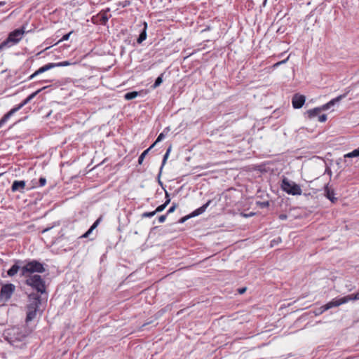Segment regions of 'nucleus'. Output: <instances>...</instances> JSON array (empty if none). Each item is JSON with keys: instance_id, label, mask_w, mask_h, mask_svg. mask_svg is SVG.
<instances>
[{"instance_id": "nucleus-1", "label": "nucleus", "mask_w": 359, "mask_h": 359, "mask_svg": "<svg viewBox=\"0 0 359 359\" xmlns=\"http://www.w3.org/2000/svg\"><path fill=\"white\" fill-rule=\"evenodd\" d=\"M29 304L27 305L26 323L30 322L36 317L39 307L41 304V297L36 293H31L28 295Z\"/></svg>"}, {"instance_id": "nucleus-2", "label": "nucleus", "mask_w": 359, "mask_h": 359, "mask_svg": "<svg viewBox=\"0 0 359 359\" xmlns=\"http://www.w3.org/2000/svg\"><path fill=\"white\" fill-rule=\"evenodd\" d=\"M25 284L32 287L39 293L43 294L46 292L45 280L40 275L28 276V278L25 280Z\"/></svg>"}, {"instance_id": "nucleus-3", "label": "nucleus", "mask_w": 359, "mask_h": 359, "mask_svg": "<svg viewBox=\"0 0 359 359\" xmlns=\"http://www.w3.org/2000/svg\"><path fill=\"white\" fill-rule=\"evenodd\" d=\"M25 32L24 27L16 29L10 32L7 39L0 43V49L18 43L22 39Z\"/></svg>"}, {"instance_id": "nucleus-4", "label": "nucleus", "mask_w": 359, "mask_h": 359, "mask_svg": "<svg viewBox=\"0 0 359 359\" xmlns=\"http://www.w3.org/2000/svg\"><path fill=\"white\" fill-rule=\"evenodd\" d=\"M46 271L43 264L37 260H32L28 262L24 266L21 268V276H28V273H43Z\"/></svg>"}, {"instance_id": "nucleus-5", "label": "nucleus", "mask_w": 359, "mask_h": 359, "mask_svg": "<svg viewBox=\"0 0 359 359\" xmlns=\"http://www.w3.org/2000/svg\"><path fill=\"white\" fill-rule=\"evenodd\" d=\"M280 187L283 191L290 195L296 196L302 194L300 186L294 182L288 180L287 177H284L282 180Z\"/></svg>"}, {"instance_id": "nucleus-6", "label": "nucleus", "mask_w": 359, "mask_h": 359, "mask_svg": "<svg viewBox=\"0 0 359 359\" xmlns=\"http://www.w3.org/2000/svg\"><path fill=\"white\" fill-rule=\"evenodd\" d=\"M71 63L68 61H64L58 63H48L41 67H40L38 70H36L34 74H32L31 76H29V79L31 80L34 79L36 76L43 73L52 68H54L55 67H65V66H69Z\"/></svg>"}, {"instance_id": "nucleus-7", "label": "nucleus", "mask_w": 359, "mask_h": 359, "mask_svg": "<svg viewBox=\"0 0 359 359\" xmlns=\"http://www.w3.org/2000/svg\"><path fill=\"white\" fill-rule=\"evenodd\" d=\"M15 287L12 283H7L2 285L0 290V299L5 302L8 301L14 293Z\"/></svg>"}, {"instance_id": "nucleus-8", "label": "nucleus", "mask_w": 359, "mask_h": 359, "mask_svg": "<svg viewBox=\"0 0 359 359\" xmlns=\"http://www.w3.org/2000/svg\"><path fill=\"white\" fill-rule=\"evenodd\" d=\"M31 100L27 97L21 103L11 109L9 111H8L4 116L0 119V128L8 121V119L13 115L15 112L19 111L21 108H22L25 105H26Z\"/></svg>"}, {"instance_id": "nucleus-9", "label": "nucleus", "mask_w": 359, "mask_h": 359, "mask_svg": "<svg viewBox=\"0 0 359 359\" xmlns=\"http://www.w3.org/2000/svg\"><path fill=\"white\" fill-rule=\"evenodd\" d=\"M147 23L144 21L140 23L136 27V31L139 32V36L136 39V42L137 43H142L147 39Z\"/></svg>"}, {"instance_id": "nucleus-10", "label": "nucleus", "mask_w": 359, "mask_h": 359, "mask_svg": "<svg viewBox=\"0 0 359 359\" xmlns=\"http://www.w3.org/2000/svg\"><path fill=\"white\" fill-rule=\"evenodd\" d=\"M333 300L334 304H336V306L346 304L349 301L359 300V292H358L355 294H351L341 298H335L333 299Z\"/></svg>"}, {"instance_id": "nucleus-11", "label": "nucleus", "mask_w": 359, "mask_h": 359, "mask_svg": "<svg viewBox=\"0 0 359 359\" xmlns=\"http://www.w3.org/2000/svg\"><path fill=\"white\" fill-rule=\"evenodd\" d=\"M109 11V9L108 8L107 11L99 13L92 18V22L97 25H105L109 20V15L107 14Z\"/></svg>"}, {"instance_id": "nucleus-12", "label": "nucleus", "mask_w": 359, "mask_h": 359, "mask_svg": "<svg viewBox=\"0 0 359 359\" xmlns=\"http://www.w3.org/2000/svg\"><path fill=\"white\" fill-rule=\"evenodd\" d=\"M306 101V97L303 95L296 93L292 98V107L294 109H300L303 107Z\"/></svg>"}, {"instance_id": "nucleus-13", "label": "nucleus", "mask_w": 359, "mask_h": 359, "mask_svg": "<svg viewBox=\"0 0 359 359\" xmlns=\"http://www.w3.org/2000/svg\"><path fill=\"white\" fill-rule=\"evenodd\" d=\"M333 307H336V304H334V300L332 299V301L329 302L326 304L315 309L313 311V313L315 316H320L325 311H326Z\"/></svg>"}, {"instance_id": "nucleus-14", "label": "nucleus", "mask_w": 359, "mask_h": 359, "mask_svg": "<svg viewBox=\"0 0 359 359\" xmlns=\"http://www.w3.org/2000/svg\"><path fill=\"white\" fill-rule=\"evenodd\" d=\"M324 195L333 203L337 201V198L334 196L335 193L334 189H331L328 184H326L324 187Z\"/></svg>"}, {"instance_id": "nucleus-15", "label": "nucleus", "mask_w": 359, "mask_h": 359, "mask_svg": "<svg viewBox=\"0 0 359 359\" xmlns=\"http://www.w3.org/2000/svg\"><path fill=\"white\" fill-rule=\"evenodd\" d=\"M26 187V182L24 180L18 181L15 180L13 182L11 186V191L13 192L20 191V193L24 192V189Z\"/></svg>"}, {"instance_id": "nucleus-16", "label": "nucleus", "mask_w": 359, "mask_h": 359, "mask_svg": "<svg viewBox=\"0 0 359 359\" xmlns=\"http://www.w3.org/2000/svg\"><path fill=\"white\" fill-rule=\"evenodd\" d=\"M346 97V95L345 94H343V95H341L332 100H331L330 102H328L327 103L323 104L322 106V109L325 110H327L329 109L330 108H331L332 106H334L335 104L339 102L342 98L345 97Z\"/></svg>"}, {"instance_id": "nucleus-17", "label": "nucleus", "mask_w": 359, "mask_h": 359, "mask_svg": "<svg viewBox=\"0 0 359 359\" xmlns=\"http://www.w3.org/2000/svg\"><path fill=\"white\" fill-rule=\"evenodd\" d=\"M322 111H324V109H322L321 106L320 107H316L306 111L305 114L309 119H313L318 116Z\"/></svg>"}, {"instance_id": "nucleus-18", "label": "nucleus", "mask_w": 359, "mask_h": 359, "mask_svg": "<svg viewBox=\"0 0 359 359\" xmlns=\"http://www.w3.org/2000/svg\"><path fill=\"white\" fill-rule=\"evenodd\" d=\"M211 203H212V200H209L206 202V203L203 205L201 207L196 209L194 211H193L191 213L192 217H196L198 215L203 214L207 208L210 205Z\"/></svg>"}, {"instance_id": "nucleus-19", "label": "nucleus", "mask_w": 359, "mask_h": 359, "mask_svg": "<svg viewBox=\"0 0 359 359\" xmlns=\"http://www.w3.org/2000/svg\"><path fill=\"white\" fill-rule=\"evenodd\" d=\"M20 262V261H17L15 264H13L11 269L7 271V274L12 277L17 274L19 269H20V266L18 264Z\"/></svg>"}, {"instance_id": "nucleus-20", "label": "nucleus", "mask_w": 359, "mask_h": 359, "mask_svg": "<svg viewBox=\"0 0 359 359\" xmlns=\"http://www.w3.org/2000/svg\"><path fill=\"white\" fill-rule=\"evenodd\" d=\"M170 150H171V147H170L167 149V151H166L165 154H164V156H163V161H162V164H161V168H160L159 172H158V180L160 179V177H161V172H162V170H163V168L164 165H165V163H166V161H167V159H168V156H169V154H170Z\"/></svg>"}, {"instance_id": "nucleus-21", "label": "nucleus", "mask_w": 359, "mask_h": 359, "mask_svg": "<svg viewBox=\"0 0 359 359\" xmlns=\"http://www.w3.org/2000/svg\"><path fill=\"white\" fill-rule=\"evenodd\" d=\"M164 74H165L164 72L161 73L156 79L154 83L151 86V88L153 89H156V88H158L163 83Z\"/></svg>"}, {"instance_id": "nucleus-22", "label": "nucleus", "mask_w": 359, "mask_h": 359, "mask_svg": "<svg viewBox=\"0 0 359 359\" xmlns=\"http://www.w3.org/2000/svg\"><path fill=\"white\" fill-rule=\"evenodd\" d=\"M154 144H152L148 149H147L146 150H144L142 154L140 156L139 158H138V163L139 164H142V162H143V160L144 158H145V156L148 154L149 151H150V149L154 147Z\"/></svg>"}, {"instance_id": "nucleus-23", "label": "nucleus", "mask_w": 359, "mask_h": 359, "mask_svg": "<svg viewBox=\"0 0 359 359\" xmlns=\"http://www.w3.org/2000/svg\"><path fill=\"white\" fill-rule=\"evenodd\" d=\"M359 156V147L344 155L345 158H353Z\"/></svg>"}, {"instance_id": "nucleus-24", "label": "nucleus", "mask_w": 359, "mask_h": 359, "mask_svg": "<svg viewBox=\"0 0 359 359\" xmlns=\"http://www.w3.org/2000/svg\"><path fill=\"white\" fill-rule=\"evenodd\" d=\"M170 203V200H165V201L164 202V203L158 205L156 210H154L156 212V213L157 212H162L165 208L166 206Z\"/></svg>"}, {"instance_id": "nucleus-25", "label": "nucleus", "mask_w": 359, "mask_h": 359, "mask_svg": "<svg viewBox=\"0 0 359 359\" xmlns=\"http://www.w3.org/2000/svg\"><path fill=\"white\" fill-rule=\"evenodd\" d=\"M257 204L258 205V206L261 208H267L269 206V201H262V202H259V201H257Z\"/></svg>"}, {"instance_id": "nucleus-26", "label": "nucleus", "mask_w": 359, "mask_h": 359, "mask_svg": "<svg viewBox=\"0 0 359 359\" xmlns=\"http://www.w3.org/2000/svg\"><path fill=\"white\" fill-rule=\"evenodd\" d=\"M47 87L45 86V87H43L39 90H37L36 91L34 92L33 93H32L31 95H29L28 96L29 99L30 100H32L38 93H39L41 91H42L43 90L46 89Z\"/></svg>"}, {"instance_id": "nucleus-27", "label": "nucleus", "mask_w": 359, "mask_h": 359, "mask_svg": "<svg viewBox=\"0 0 359 359\" xmlns=\"http://www.w3.org/2000/svg\"><path fill=\"white\" fill-rule=\"evenodd\" d=\"M47 87L45 86V87H43L39 90H37L36 91L34 92L33 93H32L31 95H29L28 96L29 99L30 100H32L38 93H39L41 91H42L43 90L46 89Z\"/></svg>"}, {"instance_id": "nucleus-28", "label": "nucleus", "mask_w": 359, "mask_h": 359, "mask_svg": "<svg viewBox=\"0 0 359 359\" xmlns=\"http://www.w3.org/2000/svg\"><path fill=\"white\" fill-rule=\"evenodd\" d=\"M193 217L191 214L190 213L189 215H187L184 217H181L179 220H178V223L179 224H183L187 220H188L189 219Z\"/></svg>"}, {"instance_id": "nucleus-29", "label": "nucleus", "mask_w": 359, "mask_h": 359, "mask_svg": "<svg viewBox=\"0 0 359 359\" xmlns=\"http://www.w3.org/2000/svg\"><path fill=\"white\" fill-rule=\"evenodd\" d=\"M156 214V213L155 211L145 212L143 214H142V218H144V217H151L154 216Z\"/></svg>"}, {"instance_id": "nucleus-30", "label": "nucleus", "mask_w": 359, "mask_h": 359, "mask_svg": "<svg viewBox=\"0 0 359 359\" xmlns=\"http://www.w3.org/2000/svg\"><path fill=\"white\" fill-rule=\"evenodd\" d=\"M177 207V204L175 203H172V206L170 207L168 210L167 211L166 214L168 215L169 214L173 212Z\"/></svg>"}, {"instance_id": "nucleus-31", "label": "nucleus", "mask_w": 359, "mask_h": 359, "mask_svg": "<svg viewBox=\"0 0 359 359\" xmlns=\"http://www.w3.org/2000/svg\"><path fill=\"white\" fill-rule=\"evenodd\" d=\"M165 136H166V135H165V133H161L158 135V136L157 139L156 140V141L154 142V145H155L156 143H158V142H159L162 141V140L165 137Z\"/></svg>"}, {"instance_id": "nucleus-32", "label": "nucleus", "mask_w": 359, "mask_h": 359, "mask_svg": "<svg viewBox=\"0 0 359 359\" xmlns=\"http://www.w3.org/2000/svg\"><path fill=\"white\" fill-rule=\"evenodd\" d=\"M102 221V216H100L94 223L93 224L90 226V229L92 231H93L97 226L98 224H100V222Z\"/></svg>"}, {"instance_id": "nucleus-33", "label": "nucleus", "mask_w": 359, "mask_h": 359, "mask_svg": "<svg viewBox=\"0 0 359 359\" xmlns=\"http://www.w3.org/2000/svg\"><path fill=\"white\" fill-rule=\"evenodd\" d=\"M124 97L126 100H132V99L135 98V91H132V92L126 93Z\"/></svg>"}, {"instance_id": "nucleus-34", "label": "nucleus", "mask_w": 359, "mask_h": 359, "mask_svg": "<svg viewBox=\"0 0 359 359\" xmlns=\"http://www.w3.org/2000/svg\"><path fill=\"white\" fill-rule=\"evenodd\" d=\"M318 119L320 122L323 123L326 121L327 120V115L326 114H321L318 116Z\"/></svg>"}, {"instance_id": "nucleus-35", "label": "nucleus", "mask_w": 359, "mask_h": 359, "mask_svg": "<svg viewBox=\"0 0 359 359\" xmlns=\"http://www.w3.org/2000/svg\"><path fill=\"white\" fill-rule=\"evenodd\" d=\"M168 215H162L158 217V220L160 223H163L165 221Z\"/></svg>"}, {"instance_id": "nucleus-36", "label": "nucleus", "mask_w": 359, "mask_h": 359, "mask_svg": "<svg viewBox=\"0 0 359 359\" xmlns=\"http://www.w3.org/2000/svg\"><path fill=\"white\" fill-rule=\"evenodd\" d=\"M73 32V31H71L70 32H69L68 34H65L62 38L59 41H67L69 39V36L72 34V33Z\"/></svg>"}, {"instance_id": "nucleus-37", "label": "nucleus", "mask_w": 359, "mask_h": 359, "mask_svg": "<svg viewBox=\"0 0 359 359\" xmlns=\"http://www.w3.org/2000/svg\"><path fill=\"white\" fill-rule=\"evenodd\" d=\"M93 231L89 229L85 233H83L82 236H81L79 238H88V236L90 235V233L92 232Z\"/></svg>"}, {"instance_id": "nucleus-38", "label": "nucleus", "mask_w": 359, "mask_h": 359, "mask_svg": "<svg viewBox=\"0 0 359 359\" xmlns=\"http://www.w3.org/2000/svg\"><path fill=\"white\" fill-rule=\"evenodd\" d=\"M39 182V186L43 187L46 184V180L44 177H40Z\"/></svg>"}, {"instance_id": "nucleus-39", "label": "nucleus", "mask_w": 359, "mask_h": 359, "mask_svg": "<svg viewBox=\"0 0 359 359\" xmlns=\"http://www.w3.org/2000/svg\"><path fill=\"white\" fill-rule=\"evenodd\" d=\"M247 288L245 287H240L238 289V292L241 294H244L246 292Z\"/></svg>"}, {"instance_id": "nucleus-40", "label": "nucleus", "mask_w": 359, "mask_h": 359, "mask_svg": "<svg viewBox=\"0 0 359 359\" xmlns=\"http://www.w3.org/2000/svg\"><path fill=\"white\" fill-rule=\"evenodd\" d=\"M278 218H279L280 220H285V219H287V215H285V214H280V215L278 216Z\"/></svg>"}, {"instance_id": "nucleus-41", "label": "nucleus", "mask_w": 359, "mask_h": 359, "mask_svg": "<svg viewBox=\"0 0 359 359\" xmlns=\"http://www.w3.org/2000/svg\"><path fill=\"white\" fill-rule=\"evenodd\" d=\"M289 57H290V56H288L286 59H285V60H282V61H279V62H278V65H283V64L286 63V62H287V61L289 60Z\"/></svg>"}, {"instance_id": "nucleus-42", "label": "nucleus", "mask_w": 359, "mask_h": 359, "mask_svg": "<svg viewBox=\"0 0 359 359\" xmlns=\"http://www.w3.org/2000/svg\"><path fill=\"white\" fill-rule=\"evenodd\" d=\"M169 132H170V128L166 127L165 128L163 129L162 133H165V135H167Z\"/></svg>"}, {"instance_id": "nucleus-43", "label": "nucleus", "mask_w": 359, "mask_h": 359, "mask_svg": "<svg viewBox=\"0 0 359 359\" xmlns=\"http://www.w3.org/2000/svg\"><path fill=\"white\" fill-rule=\"evenodd\" d=\"M168 199L170 201L169 194L165 191V200H168Z\"/></svg>"}, {"instance_id": "nucleus-44", "label": "nucleus", "mask_w": 359, "mask_h": 359, "mask_svg": "<svg viewBox=\"0 0 359 359\" xmlns=\"http://www.w3.org/2000/svg\"><path fill=\"white\" fill-rule=\"evenodd\" d=\"M50 229H51V227H48V228L44 229L41 232L43 233L45 232L48 231Z\"/></svg>"}, {"instance_id": "nucleus-45", "label": "nucleus", "mask_w": 359, "mask_h": 359, "mask_svg": "<svg viewBox=\"0 0 359 359\" xmlns=\"http://www.w3.org/2000/svg\"><path fill=\"white\" fill-rule=\"evenodd\" d=\"M279 66H280V65H278V62H276V63H275V64L273 65V67L276 68V67H279Z\"/></svg>"}, {"instance_id": "nucleus-46", "label": "nucleus", "mask_w": 359, "mask_h": 359, "mask_svg": "<svg viewBox=\"0 0 359 359\" xmlns=\"http://www.w3.org/2000/svg\"><path fill=\"white\" fill-rule=\"evenodd\" d=\"M52 80H44V81H42L41 82H51Z\"/></svg>"}, {"instance_id": "nucleus-47", "label": "nucleus", "mask_w": 359, "mask_h": 359, "mask_svg": "<svg viewBox=\"0 0 359 359\" xmlns=\"http://www.w3.org/2000/svg\"><path fill=\"white\" fill-rule=\"evenodd\" d=\"M135 95H136V97H137L139 95V93L137 91H136Z\"/></svg>"}, {"instance_id": "nucleus-48", "label": "nucleus", "mask_w": 359, "mask_h": 359, "mask_svg": "<svg viewBox=\"0 0 359 359\" xmlns=\"http://www.w3.org/2000/svg\"><path fill=\"white\" fill-rule=\"evenodd\" d=\"M2 49H0V50H1Z\"/></svg>"}]
</instances>
